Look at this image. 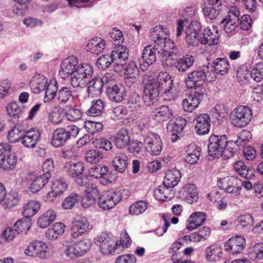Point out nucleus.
<instances>
[{
	"instance_id": "53",
	"label": "nucleus",
	"mask_w": 263,
	"mask_h": 263,
	"mask_svg": "<svg viewBox=\"0 0 263 263\" xmlns=\"http://www.w3.org/2000/svg\"><path fill=\"white\" fill-rule=\"evenodd\" d=\"M47 81L44 77H41L37 80L34 79L31 81L30 86L34 93H37L44 90Z\"/></svg>"
},
{
	"instance_id": "14",
	"label": "nucleus",
	"mask_w": 263,
	"mask_h": 263,
	"mask_svg": "<svg viewBox=\"0 0 263 263\" xmlns=\"http://www.w3.org/2000/svg\"><path fill=\"white\" fill-rule=\"evenodd\" d=\"M186 123V120L181 117L174 118L168 122L167 132L172 142H175L179 138L178 134L183 130Z\"/></svg>"
},
{
	"instance_id": "25",
	"label": "nucleus",
	"mask_w": 263,
	"mask_h": 263,
	"mask_svg": "<svg viewBox=\"0 0 263 263\" xmlns=\"http://www.w3.org/2000/svg\"><path fill=\"white\" fill-rule=\"evenodd\" d=\"M200 24L195 22L191 23L186 28V41L189 45L194 46L198 43V35L200 31Z\"/></svg>"
},
{
	"instance_id": "18",
	"label": "nucleus",
	"mask_w": 263,
	"mask_h": 263,
	"mask_svg": "<svg viewBox=\"0 0 263 263\" xmlns=\"http://www.w3.org/2000/svg\"><path fill=\"white\" fill-rule=\"evenodd\" d=\"M78 65V60L75 57L72 56L64 59L59 70L60 77L64 79L70 74L72 76Z\"/></svg>"
},
{
	"instance_id": "11",
	"label": "nucleus",
	"mask_w": 263,
	"mask_h": 263,
	"mask_svg": "<svg viewBox=\"0 0 263 263\" xmlns=\"http://www.w3.org/2000/svg\"><path fill=\"white\" fill-rule=\"evenodd\" d=\"M227 144V138L226 136L222 137L211 135L209 138V143L208 145L209 160L218 158L222 155V151Z\"/></svg>"
},
{
	"instance_id": "54",
	"label": "nucleus",
	"mask_w": 263,
	"mask_h": 263,
	"mask_svg": "<svg viewBox=\"0 0 263 263\" xmlns=\"http://www.w3.org/2000/svg\"><path fill=\"white\" fill-rule=\"evenodd\" d=\"M187 154L185 158L186 162L190 164H195L197 162L200 155L199 147L191 146L189 148Z\"/></svg>"
},
{
	"instance_id": "62",
	"label": "nucleus",
	"mask_w": 263,
	"mask_h": 263,
	"mask_svg": "<svg viewBox=\"0 0 263 263\" xmlns=\"http://www.w3.org/2000/svg\"><path fill=\"white\" fill-rule=\"evenodd\" d=\"M104 194L113 208L122 199V194L120 191L110 190L107 191Z\"/></svg>"
},
{
	"instance_id": "45",
	"label": "nucleus",
	"mask_w": 263,
	"mask_h": 263,
	"mask_svg": "<svg viewBox=\"0 0 263 263\" xmlns=\"http://www.w3.org/2000/svg\"><path fill=\"white\" fill-rule=\"evenodd\" d=\"M45 96L44 98V101L47 102L52 100L55 97H57L58 93V83L56 81L54 82H49L47 83L45 89Z\"/></svg>"
},
{
	"instance_id": "60",
	"label": "nucleus",
	"mask_w": 263,
	"mask_h": 263,
	"mask_svg": "<svg viewBox=\"0 0 263 263\" xmlns=\"http://www.w3.org/2000/svg\"><path fill=\"white\" fill-rule=\"evenodd\" d=\"M84 126L87 131L91 135L100 133L103 128L102 123L92 121H86Z\"/></svg>"
},
{
	"instance_id": "15",
	"label": "nucleus",
	"mask_w": 263,
	"mask_h": 263,
	"mask_svg": "<svg viewBox=\"0 0 263 263\" xmlns=\"http://www.w3.org/2000/svg\"><path fill=\"white\" fill-rule=\"evenodd\" d=\"M47 249V245L45 242L40 240H34L29 243L25 250V253L29 256H35L45 259Z\"/></svg>"
},
{
	"instance_id": "38",
	"label": "nucleus",
	"mask_w": 263,
	"mask_h": 263,
	"mask_svg": "<svg viewBox=\"0 0 263 263\" xmlns=\"http://www.w3.org/2000/svg\"><path fill=\"white\" fill-rule=\"evenodd\" d=\"M65 226L60 222L55 223L51 228L48 229L46 232V237L50 240L57 239L64 232Z\"/></svg>"
},
{
	"instance_id": "6",
	"label": "nucleus",
	"mask_w": 263,
	"mask_h": 263,
	"mask_svg": "<svg viewBox=\"0 0 263 263\" xmlns=\"http://www.w3.org/2000/svg\"><path fill=\"white\" fill-rule=\"evenodd\" d=\"M93 69L92 66L85 63L77 66L71 78V85L74 87H84L92 78Z\"/></svg>"
},
{
	"instance_id": "2",
	"label": "nucleus",
	"mask_w": 263,
	"mask_h": 263,
	"mask_svg": "<svg viewBox=\"0 0 263 263\" xmlns=\"http://www.w3.org/2000/svg\"><path fill=\"white\" fill-rule=\"evenodd\" d=\"M128 59V51L124 46H119L115 49L111 55L105 54L100 57L96 64L99 69H105L108 68L111 63L119 68L123 66Z\"/></svg>"
},
{
	"instance_id": "17",
	"label": "nucleus",
	"mask_w": 263,
	"mask_h": 263,
	"mask_svg": "<svg viewBox=\"0 0 263 263\" xmlns=\"http://www.w3.org/2000/svg\"><path fill=\"white\" fill-rule=\"evenodd\" d=\"M106 92L109 99L116 102H122L126 96L125 88L120 83L108 86Z\"/></svg>"
},
{
	"instance_id": "26",
	"label": "nucleus",
	"mask_w": 263,
	"mask_h": 263,
	"mask_svg": "<svg viewBox=\"0 0 263 263\" xmlns=\"http://www.w3.org/2000/svg\"><path fill=\"white\" fill-rule=\"evenodd\" d=\"M173 110L167 105H162L153 111V117L155 121L162 122L168 120L173 115Z\"/></svg>"
},
{
	"instance_id": "63",
	"label": "nucleus",
	"mask_w": 263,
	"mask_h": 263,
	"mask_svg": "<svg viewBox=\"0 0 263 263\" xmlns=\"http://www.w3.org/2000/svg\"><path fill=\"white\" fill-rule=\"evenodd\" d=\"M64 252L67 257L71 259L82 256L77 243L67 246Z\"/></svg>"
},
{
	"instance_id": "4",
	"label": "nucleus",
	"mask_w": 263,
	"mask_h": 263,
	"mask_svg": "<svg viewBox=\"0 0 263 263\" xmlns=\"http://www.w3.org/2000/svg\"><path fill=\"white\" fill-rule=\"evenodd\" d=\"M210 64L203 66L202 68L192 71L189 73L184 79L186 87L189 88H196L203 84L204 82H212L215 80L214 73L210 71Z\"/></svg>"
},
{
	"instance_id": "1",
	"label": "nucleus",
	"mask_w": 263,
	"mask_h": 263,
	"mask_svg": "<svg viewBox=\"0 0 263 263\" xmlns=\"http://www.w3.org/2000/svg\"><path fill=\"white\" fill-rule=\"evenodd\" d=\"M167 28L163 26H156L152 29L150 38L158 46L162 47L160 58L163 67H172L175 66L176 68L178 60L173 57L178 54L179 49L175 43L167 37Z\"/></svg>"
},
{
	"instance_id": "48",
	"label": "nucleus",
	"mask_w": 263,
	"mask_h": 263,
	"mask_svg": "<svg viewBox=\"0 0 263 263\" xmlns=\"http://www.w3.org/2000/svg\"><path fill=\"white\" fill-rule=\"evenodd\" d=\"M148 203L145 201H138L133 203L129 208L132 215H139L144 213L147 208Z\"/></svg>"
},
{
	"instance_id": "34",
	"label": "nucleus",
	"mask_w": 263,
	"mask_h": 263,
	"mask_svg": "<svg viewBox=\"0 0 263 263\" xmlns=\"http://www.w3.org/2000/svg\"><path fill=\"white\" fill-rule=\"evenodd\" d=\"M23 109V105H20L15 102L10 103L6 107L7 112L13 122L18 121L22 115Z\"/></svg>"
},
{
	"instance_id": "21",
	"label": "nucleus",
	"mask_w": 263,
	"mask_h": 263,
	"mask_svg": "<svg viewBox=\"0 0 263 263\" xmlns=\"http://www.w3.org/2000/svg\"><path fill=\"white\" fill-rule=\"evenodd\" d=\"M221 11V5L219 0H208L204 4L203 14L211 20L216 18Z\"/></svg>"
},
{
	"instance_id": "33",
	"label": "nucleus",
	"mask_w": 263,
	"mask_h": 263,
	"mask_svg": "<svg viewBox=\"0 0 263 263\" xmlns=\"http://www.w3.org/2000/svg\"><path fill=\"white\" fill-rule=\"evenodd\" d=\"M87 93L89 97H93L100 95L102 92L103 84L100 78H94L87 83Z\"/></svg>"
},
{
	"instance_id": "27",
	"label": "nucleus",
	"mask_w": 263,
	"mask_h": 263,
	"mask_svg": "<svg viewBox=\"0 0 263 263\" xmlns=\"http://www.w3.org/2000/svg\"><path fill=\"white\" fill-rule=\"evenodd\" d=\"M95 240L96 244L100 247V249L104 253L111 251L114 242L108 234L106 232H102Z\"/></svg>"
},
{
	"instance_id": "51",
	"label": "nucleus",
	"mask_w": 263,
	"mask_h": 263,
	"mask_svg": "<svg viewBox=\"0 0 263 263\" xmlns=\"http://www.w3.org/2000/svg\"><path fill=\"white\" fill-rule=\"evenodd\" d=\"M81 197L78 194L71 193L67 196L62 202V207L64 209H72L81 200Z\"/></svg>"
},
{
	"instance_id": "50",
	"label": "nucleus",
	"mask_w": 263,
	"mask_h": 263,
	"mask_svg": "<svg viewBox=\"0 0 263 263\" xmlns=\"http://www.w3.org/2000/svg\"><path fill=\"white\" fill-rule=\"evenodd\" d=\"M31 226V220L29 217L18 220L14 224V229L17 234L21 233H26L30 229Z\"/></svg>"
},
{
	"instance_id": "41",
	"label": "nucleus",
	"mask_w": 263,
	"mask_h": 263,
	"mask_svg": "<svg viewBox=\"0 0 263 263\" xmlns=\"http://www.w3.org/2000/svg\"><path fill=\"white\" fill-rule=\"evenodd\" d=\"M194 58L191 55H186L183 58L178 60V63L176 65V69L180 72H184L190 68L194 62Z\"/></svg>"
},
{
	"instance_id": "8",
	"label": "nucleus",
	"mask_w": 263,
	"mask_h": 263,
	"mask_svg": "<svg viewBox=\"0 0 263 263\" xmlns=\"http://www.w3.org/2000/svg\"><path fill=\"white\" fill-rule=\"evenodd\" d=\"M252 118V111L248 106H240L231 113L230 119L232 125L237 127H245Z\"/></svg>"
},
{
	"instance_id": "39",
	"label": "nucleus",
	"mask_w": 263,
	"mask_h": 263,
	"mask_svg": "<svg viewBox=\"0 0 263 263\" xmlns=\"http://www.w3.org/2000/svg\"><path fill=\"white\" fill-rule=\"evenodd\" d=\"M56 213L53 210H48L41 216L37 221V225L41 228L49 226L55 219Z\"/></svg>"
},
{
	"instance_id": "16",
	"label": "nucleus",
	"mask_w": 263,
	"mask_h": 263,
	"mask_svg": "<svg viewBox=\"0 0 263 263\" xmlns=\"http://www.w3.org/2000/svg\"><path fill=\"white\" fill-rule=\"evenodd\" d=\"M246 247V239L243 236L232 237L225 244V250L231 254H239Z\"/></svg>"
},
{
	"instance_id": "58",
	"label": "nucleus",
	"mask_w": 263,
	"mask_h": 263,
	"mask_svg": "<svg viewBox=\"0 0 263 263\" xmlns=\"http://www.w3.org/2000/svg\"><path fill=\"white\" fill-rule=\"evenodd\" d=\"M254 224V219L249 214L240 215L236 220V226L241 228H249Z\"/></svg>"
},
{
	"instance_id": "28",
	"label": "nucleus",
	"mask_w": 263,
	"mask_h": 263,
	"mask_svg": "<svg viewBox=\"0 0 263 263\" xmlns=\"http://www.w3.org/2000/svg\"><path fill=\"white\" fill-rule=\"evenodd\" d=\"M41 136L39 130L32 129L26 132L22 139V144L27 147H33L37 143Z\"/></svg>"
},
{
	"instance_id": "61",
	"label": "nucleus",
	"mask_w": 263,
	"mask_h": 263,
	"mask_svg": "<svg viewBox=\"0 0 263 263\" xmlns=\"http://www.w3.org/2000/svg\"><path fill=\"white\" fill-rule=\"evenodd\" d=\"M102 158V153L97 149H90L85 153L86 161L90 163H97Z\"/></svg>"
},
{
	"instance_id": "59",
	"label": "nucleus",
	"mask_w": 263,
	"mask_h": 263,
	"mask_svg": "<svg viewBox=\"0 0 263 263\" xmlns=\"http://www.w3.org/2000/svg\"><path fill=\"white\" fill-rule=\"evenodd\" d=\"M65 115L68 120L76 121L81 119L82 114L81 110L76 106H69Z\"/></svg>"
},
{
	"instance_id": "42",
	"label": "nucleus",
	"mask_w": 263,
	"mask_h": 263,
	"mask_svg": "<svg viewBox=\"0 0 263 263\" xmlns=\"http://www.w3.org/2000/svg\"><path fill=\"white\" fill-rule=\"evenodd\" d=\"M40 208L39 202L34 200L29 201L24 206L23 215L25 217L30 218L36 213Z\"/></svg>"
},
{
	"instance_id": "36",
	"label": "nucleus",
	"mask_w": 263,
	"mask_h": 263,
	"mask_svg": "<svg viewBox=\"0 0 263 263\" xmlns=\"http://www.w3.org/2000/svg\"><path fill=\"white\" fill-rule=\"evenodd\" d=\"M180 177V173L178 170H168L166 172L163 183L167 187L173 189L178 184Z\"/></svg>"
},
{
	"instance_id": "47",
	"label": "nucleus",
	"mask_w": 263,
	"mask_h": 263,
	"mask_svg": "<svg viewBox=\"0 0 263 263\" xmlns=\"http://www.w3.org/2000/svg\"><path fill=\"white\" fill-rule=\"evenodd\" d=\"M25 131L20 125H15L9 133L7 138L9 142L15 143L22 139Z\"/></svg>"
},
{
	"instance_id": "24",
	"label": "nucleus",
	"mask_w": 263,
	"mask_h": 263,
	"mask_svg": "<svg viewBox=\"0 0 263 263\" xmlns=\"http://www.w3.org/2000/svg\"><path fill=\"white\" fill-rule=\"evenodd\" d=\"M239 18L235 13H229L220 23V26L227 33H231L235 31L238 26Z\"/></svg>"
},
{
	"instance_id": "35",
	"label": "nucleus",
	"mask_w": 263,
	"mask_h": 263,
	"mask_svg": "<svg viewBox=\"0 0 263 263\" xmlns=\"http://www.w3.org/2000/svg\"><path fill=\"white\" fill-rule=\"evenodd\" d=\"M67 184L61 179L55 180L52 184L51 191L48 193L49 198L60 197L63 195L67 189Z\"/></svg>"
},
{
	"instance_id": "64",
	"label": "nucleus",
	"mask_w": 263,
	"mask_h": 263,
	"mask_svg": "<svg viewBox=\"0 0 263 263\" xmlns=\"http://www.w3.org/2000/svg\"><path fill=\"white\" fill-rule=\"evenodd\" d=\"M251 137L252 134L250 131L243 130L239 133L237 139L235 142L239 146H243L248 143Z\"/></svg>"
},
{
	"instance_id": "12",
	"label": "nucleus",
	"mask_w": 263,
	"mask_h": 263,
	"mask_svg": "<svg viewBox=\"0 0 263 263\" xmlns=\"http://www.w3.org/2000/svg\"><path fill=\"white\" fill-rule=\"evenodd\" d=\"M218 185L221 189L233 196H237L240 193L242 182L233 176L224 177L218 181Z\"/></svg>"
},
{
	"instance_id": "5",
	"label": "nucleus",
	"mask_w": 263,
	"mask_h": 263,
	"mask_svg": "<svg viewBox=\"0 0 263 263\" xmlns=\"http://www.w3.org/2000/svg\"><path fill=\"white\" fill-rule=\"evenodd\" d=\"M163 99L167 101L175 99L178 95L179 90L174 85L172 77L167 72H161L156 77Z\"/></svg>"
},
{
	"instance_id": "49",
	"label": "nucleus",
	"mask_w": 263,
	"mask_h": 263,
	"mask_svg": "<svg viewBox=\"0 0 263 263\" xmlns=\"http://www.w3.org/2000/svg\"><path fill=\"white\" fill-rule=\"evenodd\" d=\"M239 146L233 141H227V144L224 146L222 155L223 158L228 159L234 156L237 153Z\"/></svg>"
},
{
	"instance_id": "30",
	"label": "nucleus",
	"mask_w": 263,
	"mask_h": 263,
	"mask_svg": "<svg viewBox=\"0 0 263 263\" xmlns=\"http://www.w3.org/2000/svg\"><path fill=\"white\" fill-rule=\"evenodd\" d=\"M154 196L158 200L162 201L170 200L174 197L175 191L173 188L167 187L163 183L154 191Z\"/></svg>"
},
{
	"instance_id": "44",
	"label": "nucleus",
	"mask_w": 263,
	"mask_h": 263,
	"mask_svg": "<svg viewBox=\"0 0 263 263\" xmlns=\"http://www.w3.org/2000/svg\"><path fill=\"white\" fill-rule=\"evenodd\" d=\"M234 168L235 171L245 178L249 179L254 177V171L249 169L242 161H236L234 164Z\"/></svg>"
},
{
	"instance_id": "3",
	"label": "nucleus",
	"mask_w": 263,
	"mask_h": 263,
	"mask_svg": "<svg viewBox=\"0 0 263 263\" xmlns=\"http://www.w3.org/2000/svg\"><path fill=\"white\" fill-rule=\"evenodd\" d=\"M158 83L156 77L153 76L151 72H148L143 75V100L146 106L153 105L158 100V98L161 93Z\"/></svg>"
},
{
	"instance_id": "37",
	"label": "nucleus",
	"mask_w": 263,
	"mask_h": 263,
	"mask_svg": "<svg viewBox=\"0 0 263 263\" xmlns=\"http://www.w3.org/2000/svg\"><path fill=\"white\" fill-rule=\"evenodd\" d=\"M87 46L88 50L93 54L98 55L104 49L105 42L101 38L96 37L90 40Z\"/></svg>"
},
{
	"instance_id": "20",
	"label": "nucleus",
	"mask_w": 263,
	"mask_h": 263,
	"mask_svg": "<svg viewBox=\"0 0 263 263\" xmlns=\"http://www.w3.org/2000/svg\"><path fill=\"white\" fill-rule=\"evenodd\" d=\"M108 172V168L107 166H93L89 170V176L96 179L103 178L105 180V183L102 182L104 184H107L111 183L115 181L117 179L116 175H107Z\"/></svg>"
},
{
	"instance_id": "19",
	"label": "nucleus",
	"mask_w": 263,
	"mask_h": 263,
	"mask_svg": "<svg viewBox=\"0 0 263 263\" xmlns=\"http://www.w3.org/2000/svg\"><path fill=\"white\" fill-rule=\"evenodd\" d=\"M219 36L218 30L216 27L214 25L208 27L203 30L200 43L203 45H214L218 43Z\"/></svg>"
},
{
	"instance_id": "52",
	"label": "nucleus",
	"mask_w": 263,
	"mask_h": 263,
	"mask_svg": "<svg viewBox=\"0 0 263 263\" xmlns=\"http://www.w3.org/2000/svg\"><path fill=\"white\" fill-rule=\"evenodd\" d=\"M206 257L208 261H213L219 258V254L221 253V248L217 245H212L205 249Z\"/></svg>"
},
{
	"instance_id": "9",
	"label": "nucleus",
	"mask_w": 263,
	"mask_h": 263,
	"mask_svg": "<svg viewBox=\"0 0 263 263\" xmlns=\"http://www.w3.org/2000/svg\"><path fill=\"white\" fill-rule=\"evenodd\" d=\"M154 43V47L149 45L144 48L142 55L139 59L140 68L143 71L156 62L157 57L160 58L162 47L158 46L156 43Z\"/></svg>"
},
{
	"instance_id": "31",
	"label": "nucleus",
	"mask_w": 263,
	"mask_h": 263,
	"mask_svg": "<svg viewBox=\"0 0 263 263\" xmlns=\"http://www.w3.org/2000/svg\"><path fill=\"white\" fill-rule=\"evenodd\" d=\"M130 140V137L128 129L122 128L117 132L114 142L118 148H122L128 145Z\"/></svg>"
},
{
	"instance_id": "55",
	"label": "nucleus",
	"mask_w": 263,
	"mask_h": 263,
	"mask_svg": "<svg viewBox=\"0 0 263 263\" xmlns=\"http://www.w3.org/2000/svg\"><path fill=\"white\" fill-rule=\"evenodd\" d=\"M125 74L126 79L130 78L135 82L139 74V70L134 62H130L125 68Z\"/></svg>"
},
{
	"instance_id": "23",
	"label": "nucleus",
	"mask_w": 263,
	"mask_h": 263,
	"mask_svg": "<svg viewBox=\"0 0 263 263\" xmlns=\"http://www.w3.org/2000/svg\"><path fill=\"white\" fill-rule=\"evenodd\" d=\"M112 164L116 172L122 173L125 172L128 164V158L126 154L121 150L115 152Z\"/></svg>"
},
{
	"instance_id": "13",
	"label": "nucleus",
	"mask_w": 263,
	"mask_h": 263,
	"mask_svg": "<svg viewBox=\"0 0 263 263\" xmlns=\"http://www.w3.org/2000/svg\"><path fill=\"white\" fill-rule=\"evenodd\" d=\"M143 144L146 151L150 154L159 155L162 148V143L160 137L157 134L148 133L145 137Z\"/></svg>"
},
{
	"instance_id": "32",
	"label": "nucleus",
	"mask_w": 263,
	"mask_h": 263,
	"mask_svg": "<svg viewBox=\"0 0 263 263\" xmlns=\"http://www.w3.org/2000/svg\"><path fill=\"white\" fill-rule=\"evenodd\" d=\"M210 71L222 76L228 73L229 69L228 61L223 58H217L214 60L212 65L210 64Z\"/></svg>"
},
{
	"instance_id": "46",
	"label": "nucleus",
	"mask_w": 263,
	"mask_h": 263,
	"mask_svg": "<svg viewBox=\"0 0 263 263\" xmlns=\"http://www.w3.org/2000/svg\"><path fill=\"white\" fill-rule=\"evenodd\" d=\"M72 97V91L70 87H62L58 91L57 100L60 105H64Z\"/></svg>"
},
{
	"instance_id": "22",
	"label": "nucleus",
	"mask_w": 263,
	"mask_h": 263,
	"mask_svg": "<svg viewBox=\"0 0 263 263\" xmlns=\"http://www.w3.org/2000/svg\"><path fill=\"white\" fill-rule=\"evenodd\" d=\"M210 122L211 119L208 114H202L197 116L195 126L197 134L200 135L208 134L210 130Z\"/></svg>"
},
{
	"instance_id": "29",
	"label": "nucleus",
	"mask_w": 263,
	"mask_h": 263,
	"mask_svg": "<svg viewBox=\"0 0 263 263\" xmlns=\"http://www.w3.org/2000/svg\"><path fill=\"white\" fill-rule=\"evenodd\" d=\"M206 220V215L204 213L198 212L193 213L187 221L186 229L193 230L201 226Z\"/></svg>"
},
{
	"instance_id": "40",
	"label": "nucleus",
	"mask_w": 263,
	"mask_h": 263,
	"mask_svg": "<svg viewBox=\"0 0 263 263\" xmlns=\"http://www.w3.org/2000/svg\"><path fill=\"white\" fill-rule=\"evenodd\" d=\"M17 158L14 154L11 153L5 157H0V167L4 170H11L14 168Z\"/></svg>"
},
{
	"instance_id": "56",
	"label": "nucleus",
	"mask_w": 263,
	"mask_h": 263,
	"mask_svg": "<svg viewBox=\"0 0 263 263\" xmlns=\"http://www.w3.org/2000/svg\"><path fill=\"white\" fill-rule=\"evenodd\" d=\"M104 109V104L101 100L92 102L90 108L88 110V114L91 116H98L101 115Z\"/></svg>"
},
{
	"instance_id": "7",
	"label": "nucleus",
	"mask_w": 263,
	"mask_h": 263,
	"mask_svg": "<svg viewBox=\"0 0 263 263\" xmlns=\"http://www.w3.org/2000/svg\"><path fill=\"white\" fill-rule=\"evenodd\" d=\"M79 131V128L74 125H69L65 128H57L53 133L51 144L54 147L61 146L68 139L76 138Z\"/></svg>"
},
{
	"instance_id": "57",
	"label": "nucleus",
	"mask_w": 263,
	"mask_h": 263,
	"mask_svg": "<svg viewBox=\"0 0 263 263\" xmlns=\"http://www.w3.org/2000/svg\"><path fill=\"white\" fill-rule=\"evenodd\" d=\"M251 74V78L257 82L263 80V62H259L253 66Z\"/></svg>"
},
{
	"instance_id": "10",
	"label": "nucleus",
	"mask_w": 263,
	"mask_h": 263,
	"mask_svg": "<svg viewBox=\"0 0 263 263\" xmlns=\"http://www.w3.org/2000/svg\"><path fill=\"white\" fill-rule=\"evenodd\" d=\"M84 165L82 162L73 163L69 164L67 171L68 174L72 178H76V183L81 187H84V192L90 193L88 186L89 185L86 177H82V175L84 171Z\"/></svg>"
},
{
	"instance_id": "43",
	"label": "nucleus",
	"mask_w": 263,
	"mask_h": 263,
	"mask_svg": "<svg viewBox=\"0 0 263 263\" xmlns=\"http://www.w3.org/2000/svg\"><path fill=\"white\" fill-rule=\"evenodd\" d=\"M49 179L48 174H46L45 176L40 175L36 177L30 185L31 192L33 193H37L48 182Z\"/></svg>"
}]
</instances>
